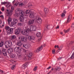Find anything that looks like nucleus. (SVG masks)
Returning <instances> with one entry per match:
<instances>
[{
	"label": "nucleus",
	"instance_id": "1",
	"mask_svg": "<svg viewBox=\"0 0 74 74\" xmlns=\"http://www.w3.org/2000/svg\"><path fill=\"white\" fill-rule=\"evenodd\" d=\"M32 11L27 10L24 13L23 11L21 10L19 11V14L20 15L19 20L21 22H23L24 21V15L26 16H28L29 15V14H30V13Z\"/></svg>",
	"mask_w": 74,
	"mask_h": 74
},
{
	"label": "nucleus",
	"instance_id": "2",
	"mask_svg": "<svg viewBox=\"0 0 74 74\" xmlns=\"http://www.w3.org/2000/svg\"><path fill=\"white\" fill-rule=\"evenodd\" d=\"M5 29L7 30L8 34H12L13 33L14 29L13 28L10 27L8 26H6Z\"/></svg>",
	"mask_w": 74,
	"mask_h": 74
},
{
	"label": "nucleus",
	"instance_id": "3",
	"mask_svg": "<svg viewBox=\"0 0 74 74\" xmlns=\"http://www.w3.org/2000/svg\"><path fill=\"white\" fill-rule=\"evenodd\" d=\"M14 10V6H12L11 7V10H10V9H7L6 10V12L8 14L7 15V16H11V15H12V12H13V10Z\"/></svg>",
	"mask_w": 74,
	"mask_h": 74
},
{
	"label": "nucleus",
	"instance_id": "4",
	"mask_svg": "<svg viewBox=\"0 0 74 74\" xmlns=\"http://www.w3.org/2000/svg\"><path fill=\"white\" fill-rule=\"evenodd\" d=\"M5 45L6 48H8V47H11L12 45V41L10 40L7 41L5 43Z\"/></svg>",
	"mask_w": 74,
	"mask_h": 74
},
{
	"label": "nucleus",
	"instance_id": "5",
	"mask_svg": "<svg viewBox=\"0 0 74 74\" xmlns=\"http://www.w3.org/2000/svg\"><path fill=\"white\" fill-rule=\"evenodd\" d=\"M18 20L16 18H14L13 21L11 23L10 25V27H14L16 26V24L17 23Z\"/></svg>",
	"mask_w": 74,
	"mask_h": 74
},
{
	"label": "nucleus",
	"instance_id": "6",
	"mask_svg": "<svg viewBox=\"0 0 74 74\" xmlns=\"http://www.w3.org/2000/svg\"><path fill=\"white\" fill-rule=\"evenodd\" d=\"M29 31L30 30L29 29H27L25 30L24 31H21V33L23 35H25V36H28L29 34Z\"/></svg>",
	"mask_w": 74,
	"mask_h": 74
},
{
	"label": "nucleus",
	"instance_id": "7",
	"mask_svg": "<svg viewBox=\"0 0 74 74\" xmlns=\"http://www.w3.org/2000/svg\"><path fill=\"white\" fill-rule=\"evenodd\" d=\"M18 40H20L21 39V41L22 42H27V38H26L25 36H21L18 37Z\"/></svg>",
	"mask_w": 74,
	"mask_h": 74
},
{
	"label": "nucleus",
	"instance_id": "8",
	"mask_svg": "<svg viewBox=\"0 0 74 74\" xmlns=\"http://www.w3.org/2000/svg\"><path fill=\"white\" fill-rule=\"evenodd\" d=\"M36 21L38 23H42V20L39 16H37L36 18Z\"/></svg>",
	"mask_w": 74,
	"mask_h": 74
},
{
	"label": "nucleus",
	"instance_id": "9",
	"mask_svg": "<svg viewBox=\"0 0 74 74\" xmlns=\"http://www.w3.org/2000/svg\"><path fill=\"white\" fill-rule=\"evenodd\" d=\"M14 51L16 52H21L22 51V49L20 48L19 47H16L14 49Z\"/></svg>",
	"mask_w": 74,
	"mask_h": 74
},
{
	"label": "nucleus",
	"instance_id": "10",
	"mask_svg": "<svg viewBox=\"0 0 74 74\" xmlns=\"http://www.w3.org/2000/svg\"><path fill=\"white\" fill-rule=\"evenodd\" d=\"M21 31V28L16 29H15V34H16V35H18V34H19Z\"/></svg>",
	"mask_w": 74,
	"mask_h": 74
},
{
	"label": "nucleus",
	"instance_id": "11",
	"mask_svg": "<svg viewBox=\"0 0 74 74\" xmlns=\"http://www.w3.org/2000/svg\"><path fill=\"white\" fill-rule=\"evenodd\" d=\"M1 4H3L4 5H5V4H6V7L7 8H9V7H11V5L8 3H7L5 2H1Z\"/></svg>",
	"mask_w": 74,
	"mask_h": 74
},
{
	"label": "nucleus",
	"instance_id": "12",
	"mask_svg": "<svg viewBox=\"0 0 74 74\" xmlns=\"http://www.w3.org/2000/svg\"><path fill=\"white\" fill-rule=\"evenodd\" d=\"M37 29V27L36 26H30V30L31 31H34L36 30Z\"/></svg>",
	"mask_w": 74,
	"mask_h": 74
},
{
	"label": "nucleus",
	"instance_id": "13",
	"mask_svg": "<svg viewBox=\"0 0 74 74\" xmlns=\"http://www.w3.org/2000/svg\"><path fill=\"white\" fill-rule=\"evenodd\" d=\"M30 47V45L29 43H27L25 45H23V47H24L26 49H29Z\"/></svg>",
	"mask_w": 74,
	"mask_h": 74
},
{
	"label": "nucleus",
	"instance_id": "14",
	"mask_svg": "<svg viewBox=\"0 0 74 74\" xmlns=\"http://www.w3.org/2000/svg\"><path fill=\"white\" fill-rule=\"evenodd\" d=\"M42 46L41 45L40 47H38L36 50L35 51V52H38L39 51H41L42 49Z\"/></svg>",
	"mask_w": 74,
	"mask_h": 74
},
{
	"label": "nucleus",
	"instance_id": "15",
	"mask_svg": "<svg viewBox=\"0 0 74 74\" xmlns=\"http://www.w3.org/2000/svg\"><path fill=\"white\" fill-rule=\"evenodd\" d=\"M28 39L29 41H31L32 40H34L35 39V38L34 36H29L28 37Z\"/></svg>",
	"mask_w": 74,
	"mask_h": 74
},
{
	"label": "nucleus",
	"instance_id": "16",
	"mask_svg": "<svg viewBox=\"0 0 74 74\" xmlns=\"http://www.w3.org/2000/svg\"><path fill=\"white\" fill-rule=\"evenodd\" d=\"M23 45V44L21 40L18 41L16 42V45L18 47H21Z\"/></svg>",
	"mask_w": 74,
	"mask_h": 74
},
{
	"label": "nucleus",
	"instance_id": "17",
	"mask_svg": "<svg viewBox=\"0 0 74 74\" xmlns=\"http://www.w3.org/2000/svg\"><path fill=\"white\" fill-rule=\"evenodd\" d=\"M34 20H30L28 21V25H32V24H33V23H34Z\"/></svg>",
	"mask_w": 74,
	"mask_h": 74
},
{
	"label": "nucleus",
	"instance_id": "18",
	"mask_svg": "<svg viewBox=\"0 0 74 74\" xmlns=\"http://www.w3.org/2000/svg\"><path fill=\"white\" fill-rule=\"evenodd\" d=\"M29 17L30 18H34V14L33 12H31L30 13H29Z\"/></svg>",
	"mask_w": 74,
	"mask_h": 74
},
{
	"label": "nucleus",
	"instance_id": "19",
	"mask_svg": "<svg viewBox=\"0 0 74 74\" xmlns=\"http://www.w3.org/2000/svg\"><path fill=\"white\" fill-rule=\"evenodd\" d=\"M72 16L70 14L69 16H68L66 23H69L70 22V21H71V18Z\"/></svg>",
	"mask_w": 74,
	"mask_h": 74
},
{
	"label": "nucleus",
	"instance_id": "20",
	"mask_svg": "<svg viewBox=\"0 0 74 74\" xmlns=\"http://www.w3.org/2000/svg\"><path fill=\"white\" fill-rule=\"evenodd\" d=\"M12 52H13V49L12 48H10L8 49V53H11Z\"/></svg>",
	"mask_w": 74,
	"mask_h": 74
},
{
	"label": "nucleus",
	"instance_id": "21",
	"mask_svg": "<svg viewBox=\"0 0 74 74\" xmlns=\"http://www.w3.org/2000/svg\"><path fill=\"white\" fill-rule=\"evenodd\" d=\"M16 38V36L15 35H12L11 36V39L12 40H15Z\"/></svg>",
	"mask_w": 74,
	"mask_h": 74
},
{
	"label": "nucleus",
	"instance_id": "22",
	"mask_svg": "<svg viewBox=\"0 0 74 74\" xmlns=\"http://www.w3.org/2000/svg\"><path fill=\"white\" fill-rule=\"evenodd\" d=\"M22 53L21 52H18V53H17V56L19 58H20L22 57Z\"/></svg>",
	"mask_w": 74,
	"mask_h": 74
},
{
	"label": "nucleus",
	"instance_id": "23",
	"mask_svg": "<svg viewBox=\"0 0 74 74\" xmlns=\"http://www.w3.org/2000/svg\"><path fill=\"white\" fill-rule=\"evenodd\" d=\"M27 67V64H24L21 67V68L22 69H25V68H26Z\"/></svg>",
	"mask_w": 74,
	"mask_h": 74
},
{
	"label": "nucleus",
	"instance_id": "24",
	"mask_svg": "<svg viewBox=\"0 0 74 74\" xmlns=\"http://www.w3.org/2000/svg\"><path fill=\"white\" fill-rule=\"evenodd\" d=\"M44 11L45 12V14H46V15H47V14H48L49 12L48 9L47 8H45Z\"/></svg>",
	"mask_w": 74,
	"mask_h": 74
},
{
	"label": "nucleus",
	"instance_id": "25",
	"mask_svg": "<svg viewBox=\"0 0 74 74\" xmlns=\"http://www.w3.org/2000/svg\"><path fill=\"white\" fill-rule=\"evenodd\" d=\"M8 23L9 25H10V22H11V21H12V18H11V17H9L8 18Z\"/></svg>",
	"mask_w": 74,
	"mask_h": 74
},
{
	"label": "nucleus",
	"instance_id": "26",
	"mask_svg": "<svg viewBox=\"0 0 74 74\" xmlns=\"http://www.w3.org/2000/svg\"><path fill=\"white\" fill-rule=\"evenodd\" d=\"M28 56L29 58H30L33 56V53L32 52L29 53L28 55Z\"/></svg>",
	"mask_w": 74,
	"mask_h": 74
},
{
	"label": "nucleus",
	"instance_id": "27",
	"mask_svg": "<svg viewBox=\"0 0 74 74\" xmlns=\"http://www.w3.org/2000/svg\"><path fill=\"white\" fill-rule=\"evenodd\" d=\"M62 47L60 46L59 47V49H58L57 51L56 52L57 53H58L60 51L62 50Z\"/></svg>",
	"mask_w": 74,
	"mask_h": 74
},
{
	"label": "nucleus",
	"instance_id": "28",
	"mask_svg": "<svg viewBox=\"0 0 74 74\" xmlns=\"http://www.w3.org/2000/svg\"><path fill=\"white\" fill-rule=\"evenodd\" d=\"M4 45V42H1L0 43V47H2Z\"/></svg>",
	"mask_w": 74,
	"mask_h": 74
},
{
	"label": "nucleus",
	"instance_id": "29",
	"mask_svg": "<svg viewBox=\"0 0 74 74\" xmlns=\"http://www.w3.org/2000/svg\"><path fill=\"white\" fill-rule=\"evenodd\" d=\"M40 35H41V33L40 32L37 33L36 34V36L38 37H40Z\"/></svg>",
	"mask_w": 74,
	"mask_h": 74
},
{
	"label": "nucleus",
	"instance_id": "30",
	"mask_svg": "<svg viewBox=\"0 0 74 74\" xmlns=\"http://www.w3.org/2000/svg\"><path fill=\"white\" fill-rule=\"evenodd\" d=\"M55 70L56 71H57V70L58 71H59L60 70V69H59V67H58L57 68H55Z\"/></svg>",
	"mask_w": 74,
	"mask_h": 74
},
{
	"label": "nucleus",
	"instance_id": "31",
	"mask_svg": "<svg viewBox=\"0 0 74 74\" xmlns=\"http://www.w3.org/2000/svg\"><path fill=\"white\" fill-rule=\"evenodd\" d=\"M71 59H74V52L73 53L70 57Z\"/></svg>",
	"mask_w": 74,
	"mask_h": 74
},
{
	"label": "nucleus",
	"instance_id": "32",
	"mask_svg": "<svg viewBox=\"0 0 74 74\" xmlns=\"http://www.w3.org/2000/svg\"><path fill=\"white\" fill-rule=\"evenodd\" d=\"M3 52L7 53V50L5 49H2V53H3Z\"/></svg>",
	"mask_w": 74,
	"mask_h": 74
},
{
	"label": "nucleus",
	"instance_id": "33",
	"mask_svg": "<svg viewBox=\"0 0 74 74\" xmlns=\"http://www.w3.org/2000/svg\"><path fill=\"white\" fill-rule=\"evenodd\" d=\"M69 30H70V29H68L66 30H64V32L65 33H68V32H69Z\"/></svg>",
	"mask_w": 74,
	"mask_h": 74
},
{
	"label": "nucleus",
	"instance_id": "34",
	"mask_svg": "<svg viewBox=\"0 0 74 74\" xmlns=\"http://www.w3.org/2000/svg\"><path fill=\"white\" fill-rule=\"evenodd\" d=\"M15 68V65H14L13 66H12L11 68L12 70H14Z\"/></svg>",
	"mask_w": 74,
	"mask_h": 74
},
{
	"label": "nucleus",
	"instance_id": "35",
	"mask_svg": "<svg viewBox=\"0 0 74 74\" xmlns=\"http://www.w3.org/2000/svg\"><path fill=\"white\" fill-rule=\"evenodd\" d=\"M37 66H35L33 69L34 71H36V70H37Z\"/></svg>",
	"mask_w": 74,
	"mask_h": 74
},
{
	"label": "nucleus",
	"instance_id": "36",
	"mask_svg": "<svg viewBox=\"0 0 74 74\" xmlns=\"http://www.w3.org/2000/svg\"><path fill=\"white\" fill-rule=\"evenodd\" d=\"M2 53L4 56H7V53H4L3 52Z\"/></svg>",
	"mask_w": 74,
	"mask_h": 74
},
{
	"label": "nucleus",
	"instance_id": "37",
	"mask_svg": "<svg viewBox=\"0 0 74 74\" xmlns=\"http://www.w3.org/2000/svg\"><path fill=\"white\" fill-rule=\"evenodd\" d=\"M65 16V14L64 13H62L61 15V17L62 18H63L64 16Z\"/></svg>",
	"mask_w": 74,
	"mask_h": 74
},
{
	"label": "nucleus",
	"instance_id": "38",
	"mask_svg": "<svg viewBox=\"0 0 74 74\" xmlns=\"http://www.w3.org/2000/svg\"><path fill=\"white\" fill-rule=\"evenodd\" d=\"M55 51L56 50L55 49L53 50H52V53H53V54L55 53Z\"/></svg>",
	"mask_w": 74,
	"mask_h": 74
},
{
	"label": "nucleus",
	"instance_id": "39",
	"mask_svg": "<svg viewBox=\"0 0 74 74\" xmlns=\"http://www.w3.org/2000/svg\"><path fill=\"white\" fill-rule=\"evenodd\" d=\"M18 4V2H17L16 3L14 4V6L15 7L16 6H17Z\"/></svg>",
	"mask_w": 74,
	"mask_h": 74
},
{
	"label": "nucleus",
	"instance_id": "40",
	"mask_svg": "<svg viewBox=\"0 0 74 74\" xmlns=\"http://www.w3.org/2000/svg\"><path fill=\"white\" fill-rule=\"evenodd\" d=\"M14 16H17L18 17V16H19V14H18V13H15L14 14Z\"/></svg>",
	"mask_w": 74,
	"mask_h": 74
},
{
	"label": "nucleus",
	"instance_id": "41",
	"mask_svg": "<svg viewBox=\"0 0 74 74\" xmlns=\"http://www.w3.org/2000/svg\"><path fill=\"white\" fill-rule=\"evenodd\" d=\"M1 10L2 11H4V7H3L1 8Z\"/></svg>",
	"mask_w": 74,
	"mask_h": 74
},
{
	"label": "nucleus",
	"instance_id": "42",
	"mask_svg": "<svg viewBox=\"0 0 74 74\" xmlns=\"http://www.w3.org/2000/svg\"><path fill=\"white\" fill-rule=\"evenodd\" d=\"M12 58H15V55L12 54Z\"/></svg>",
	"mask_w": 74,
	"mask_h": 74
},
{
	"label": "nucleus",
	"instance_id": "43",
	"mask_svg": "<svg viewBox=\"0 0 74 74\" xmlns=\"http://www.w3.org/2000/svg\"><path fill=\"white\" fill-rule=\"evenodd\" d=\"M0 18H1L2 19H4V16L3 15L0 16Z\"/></svg>",
	"mask_w": 74,
	"mask_h": 74
},
{
	"label": "nucleus",
	"instance_id": "44",
	"mask_svg": "<svg viewBox=\"0 0 74 74\" xmlns=\"http://www.w3.org/2000/svg\"><path fill=\"white\" fill-rule=\"evenodd\" d=\"M41 38H42V37H41V36H40V38H39L38 39V41H40L41 40Z\"/></svg>",
	"mask_w": 74,
	"mask_h": 74
},
{
	"label": "nucleus",
	"instance_id": "45",
	"mask_svg": "<svg viewBox=\"0 0 74 74\" xmlns=\"http://www.w3.org/2000/svg\"><path fill=\"white\" fill-rule=\"evenodd\" d=\"M71 27L73 28H74V23L72 25Z\"/></svg>",
	"mask_w": 74,
	"mask_h": 74
},
{
	"label": "nucleus",
	"instance_id": "46",
	"mask_svg": "<svg viewBox=\"0 0 74 74\" xmlns=\"http://www.w3.org/2000/svg\"><path fill=\"white\" fill-rule=\"evenodd\" d=\"M18 26H21V25H22V24H21V23H18Z\"/></svg>",
	"mask_w": 74,
	"mask_h": 74
},
{
	"label": "nucleus",
	"instance_id": "47",
	"mask_svg": "<svg viewBox=\"0 0 74 74\" xmlns=\"http://www.w3.org/2000/svg\"><path fill=\"white\" fill-rule=\"evenodd\" d=\"M19 5L20 6H23V3H22L19 4Z\"/></svg>",
	"mask_w": 74,
	"mask_h": 74
},
{
	"label": "nucleus",
	"instance_id": "48",
	"mask_svg": "<svg viewBox=\"0 0 74 74\" xmlns=\"http://www.w3.org/2000/svg\"><path fill=\"white\" fill-rule=\"evenodd\" d=\"M61 59H62V57L58 58V60H60Z\"/></svg>",
	"mask_w": 74,
	"mask_h": 74
},
{
	"label": "nucleus",
	"instance_id": "49",
	"mask_svg": "<svg viewBox=\"0 0 74 74\" xmlns=\"http://www.w3.org/2000/svg\"><path fill=\"white\" fill-rule=\"evenodd\" d=\"M59 25H57V27H56V29H59Z\"/></svg>",
	"mask_w": 74,
	"mask_h": 74
},
{
	"label": "nucleus",
	"instance_id": "50",
	"mask_svg": "<svg viewBox=\"0 0 74 74\" xmlns=\"http://www.w3.org/2000/svg\"><path fill=\"white\" fill-rule=\"evenodd\" d=\"M0 72H1V73L2 74H3V73H4V71L1 70H0Z\"/></svg>",
	"mask_w": 74,
	"mask_h": 74
},
{
	"label": "nucleus",
	"instance_id": "51",
	"mask_svg": "<svg viewBox=\"0 0 74 74\" xmlns=\"http://www.w3.org/2000/svg\"><path fill=\"white\" fill-rule=\"evenodd\" d=\"M62 13H63L64 14H65L66 13V11L65 10H64L63 12Z\"/></svg>",
	"mask_w": 74,
	"mask_h": 74
},
{
	"label": "nucleus",
	"instance_id": "52",
	"mask_svg": "<svg viewBox=\"0 0 74 74\" xmlns=\"http://www.w3.org/2000/svg\"><path fill=\"white\" fill-rule=\"evenodd\" d=\"M23 52H26L27 51L25 49H23Z\"/></svg>",
	"mask_w": 74,
	"mask_h": 74
},
{
	"label": "nucleus",
	"instance_id": "53",
	"mask_svg": "<svg viewBox=\"0 0 74 74\" xmlns=\"http://www.w3.org/2000/svg\"><path fill=\"white\" fill-rule=\"evenodd\" d=\"M14 3H15V0H14V1H13V4H14Z\"/></svg>",
	"mask_w": 74,
	"mask_h": 74
},
{
	"label": "nucleus",
	"instance_id": "54",
	"mask_svg": "<svg viewBox=\"0 0 74 74\" xmlns=\"http://www.w3.org/2000/svg\"><path fill=\"white\" fill-rule=\"evenodd\" d=\"M51 66H49V67L48 68H47V69H51Z\"/></svg>",
	"mask_w": 74,
	"mask_h": 74
},
{
	"label": "nucleus",
	"instance_id": "55",
	"mask_svg": "<svg viewBox=\"0 0 74 74\" xmlns=\"http://www.w3.org/2000/svg\"><path fill=\"white\" fill-rule=\"evenodd\" d=\"M42 45V48H43V47H45V45L44 44L43 45Z\"/></svg>",
	"mask_w": 74,
	"mask_h": 74
},
{
	"label": "nucleus",
	"instance_id": "56",
	"mask_svg": "<svg viewBox=\"0 0 74 74\" xmlns=\"http://www.w3.org/2000/svg\"><path fill=\"white\" fill-rule=\"evenodd\" d=\"M17 11L18 12H19V8L17 9Z\"/></svg>",
	"mask_w": 74,
	"mask_h": 74
},
{
	"label": "nucleus",
	"instance_id": "57",
	"mask_svg": "<svg viewBox=\"0 0 74 74\" xmlns=\"http://www.w3.org/2000/svg\"><path fill=\"white\" fill-rule=\"evenodd\" d=\"M73 41H72L69 43V44H73Z\"/></svg>",
	"mask_w": 74,
	"mask_h": 74
},
{
	"label": "nucleus",
	"instance_id": "58",
	"mask_svg": "<svg viewBox=\"0 0 74 74\" xmlns=\"http://www.w3.org/2000/svg\"><path fill=\"white\" fill-rule=\"evenodd\" d=\"M26 74H29V72H26Z\"/></svg>",
	"mask_w": 74,
	"mask_h": 74
},
{
	"label": "nucleus",
	"instance_id": "59",
	"mask_svg": "<svg viewBox=\"0 0 74 74\" xmlns=\"http://www.w3.org/2000/svg\"><path fill=\"white\" fill-rule=\"evenodd\" d=\"M2 14V12H1V11H0V15H1Z\"/></svg>",
	"mask_w": 74,
	"mask_h": 74
},
{
	"label": "nucleus",
	"instance_id": "60",
	"mask_svg": "<svg viewBox=\"0 0 74 74\" xmlns=\"http://www.w3.org/2000/svg\"><path fill=\"white\" fill-rule=\"evenodd\" d=\"M0 22H1V18L0 19Z\"/></svg>",
	"mask_w": 74,
	"mask_h": 74
},
{
	"label": "nucleus",
	"instance_id": "61",
	"mask_svg": "<svg viewBox=\"0 0 74 74\" xmlns=\"http://www.w3.org/2000/svg\"><path fill=\"white\" fill-rule=\"evenodd\" d=\"M56 47H57L56 45H55V46L54 47H55V48H56Z\"/></svg>",
	"mask_w": 74,
	"mask_h": 74
},
{
	"label": "nucleus",
	"instance_id": "62",
	"mask_svg": "<svg viewBox=\"0 0 74 74\" xmlns=\"http://www.w3.org/2000/svg\"><path fill=\"white\" fill-rule=\"evenodd\" d=\"M60 34H63V32H61Z\"/></svg>",
	"mask_w": 74,
	"mask_h": 74
},
{
	"label": "nucleus",
	"instance_id": "63",
	"mask_svg": "<svg viewBox=\"0 0 74 74\" xmlns=\"http://www.w3.org/2000/svg\"><path fill=\"white\" fill-rule=\"evenodd\" d=\"M57 48H59V46L58 45H57Z\"/></svg>",
	"mask_w": 74,
	"mask_h": 74
},
{
	"label": "nucleus",
	"instance_id": "64",
	"mask_svg": "<svg viewBox=\"0 0 74 74\" xmlns=\"http://www.w3.org/2000/svg\"><path fill=\"white\" fill-rule=\"evenodd\" d=\"M50 73V72L48 73L47 74H49Z\"/></svg>",
	"mask_w": 74,
	"mask_h": 74
}]
</instances>
